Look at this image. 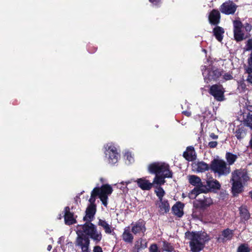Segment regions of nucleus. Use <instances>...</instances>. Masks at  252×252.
Returning a JSON list of instances; mask_svg holds the SVG:
<instances>
[{"instance_id":"obj_1","label":"nucleus","mask_w":252,"mask_h":252,"mask_svg":"<svg viewBox=\"0 0 252 252\" xmlns=\"http://www.w3.org/2000/svg\"><path fill=\"white\" fill-rule=\"evenodd\" d=\"M77 237L75 241L76 246L79 247L82 252H90L89 250L90 239H92L95 244L102 239L101 231L92 223H85L83 225H78L76 227Z\"/></svg>"},{"instance_id":"obj_2","label":"nucleus","mask_w":252,"mask_h":252,"mask_svg":"<svg viewBox=\"0 0 252 252\" xmlns=\"http://www.w3.org/2000/svg\"><path fill=\"white\" fill-rule=\"evenodd\" d=\"M148 169L152 174H156L154 179V184L163 185L165 183V178H171L172 173L169 170V166L164 162H154L149 165Z\"/></svg>"},{"instance_id":"obj_3","label":"nucleus","mask_w":252,"mask_h":252,"mask_svg":"<svg viewBox=\"0 0 252 252\" xmlns=\"http://www.w3.org/2000/svg\"><path fill=\"white\" fill-rule=\"evenodd\" d=\"M185 236L189 240V246L192 252L201 251L204 247L205 242L209 240L205 232H187Z\"/></svg>"},{"instance_id":"obj_4","label":"nucleus","mask_w":252,"mask_h":252,"mask_svg":"<svg viewBox=\"0 0 252 252\" xmlns=\"http://www.w3.org/2000/svg\"><path fill=\"white\" fill-rule=\"evenodd\" d=\"M249 180L246 171L244 169L236 170L232 172L230 182L232 183V191L234 195L240 193L243 185Z\"/></svg>"},{"instance_id":"obj_5","label":"nucleus","mask_w":252,"mask_h":252,"mask_svg":"<svg viewBox=\"0 0 252 252\" xmlns=\"http://www.w3.org/2000/svg\"><path fill=\"white\" fill-rule=\"evenodd\" d=\"M113 190L111 186L107 184L102 185L100 188H94L92 191L89 202H94L95 197L98 196L102 204L107 206L108 196L112 193Z\"/></svg>"},{"instance_id":"obj_6","label":"nucleus","mask_w":252,"mask_h":252,"mask_svg":"<svg viewBox=\"0 0 252 252\" xmlns=\"http://www.w3.org/2000/svg\"><path fill=\"white\" fill-rule=\"evenodd\" d=\"M188 180L191 185L196 187L189 193L188 196L190 199H195L201 193H205L208 191V189L202 184L200 178L197 176H189Z\"/></svg>"},{"instance_id":"obj_7","label":"nucleus","mask_w":252,"mask_h":252,"mask_svg":"<svg viewBox=\"0 0 252 252\" xmlns=\"http://www.w3.org/2000/svg\"><path fill=\"white\" fill-rule=\"evenodd\" d=\"M210 169L219 176H226L230 172V168L226 162L221 159H214L211 162Z\"/></svg>"},{"instance_id":"obj_8","label":"nucleus","mask_w":252,"mask_h":252,"mask_svg":"<svg viewBox=\"0 0 252 252\" xmlns=\"http://www.w3.org/2000/svg\"><path fill=\"white\" fill-rule=\"evenodd\" d=\"M104 148L105 158L106 161L112 165L117 163L120 156L114 144L108 143L105 145Z\"/></svg>"},{"instance_id":"obj_9","label":"nucleus","mask_w":252,"mask_h":252,"mask_svg":"<svg viewBox=\"0 0 252 252\" xmlns=\"http://www.w3.org/2000/svg\"><path fill=\"white\" fill-rule=\"evenodd\" d=\"M234 34L235 39L237 41H241L245 39L247 35L245 34L242 24L239 21H235L233 22Z\"/></svg>"},{"instance_id":"obj_10","label":"nucleus","mask_w":252,"mask_h":252,"mask_svg":"<svg viewBox=\"0 0 252 252\" xmlns=\"http://www.w3.org/2000/svg\"><path fill=\"white\" fill-rule=\"evenodd\" d=\"M202 74L204 77L205 81L208 82V81H215L220 76V72L214 67L212 68L211 69H202Z\"/></svg>"},{"instance_id":"obj_11","label":"nucleus","mask_w":252,"mask_h":252,"mask_svg":"<svg viewBox=\"0 0 252 252\" xmlns=\"http://www.w3.org/2000/svg\"><path fill=\"white\" fill-rule=\"evenodd\" d=\"M210 93L218 101L224 99V90L221 85H213L210 89Z\"/></svg>"},{"instance_id":"obj_12","label":"nucleus","mask_w":252,"mask_h":252,"mask_svg":"<svg viewBox=\"0 0 252 252\" xmlns=\"http://www.w3.org/2000/svg\"><path fill=\"white\" fill-rule=\"evenodd\" d=\"M131 231L135 235L140 236L144 235L146 230L145 222L143 220H139L131 224Z\"/></svg>"},{"instance_id":"obj_13","label":"nucleus","mask_w":252,"mask_h":252,"mask_svg":"<svg viewBox=\"0 0 252 252\" xmlns=\"http://www.w3.org/2000/svg\"><path fill=\"white\" fill-rule=\"evenodd\" d=\"M212 204L211 198L203 195V198H200L194 202V206L197 208L205 209Z\"/></svg>"},{"instance_id":"obj_14","label":"nucleus","mask_w":252,"mask_h":252,"mask_svg":"<svg viewBox=\"0 0 252 252\" xmlns=\"http://www.w3.org/2000/svg\"><path fill=\"white\" fill-rule=\"evenodd\" d=\"M90 204L86 211V215L83 220L87 222L86 223H91L93 220L96 212V207L94 202H90Z\"/></svg>"},{"instance_id":"obj_15","label":"nucleus","mask_w":252,"mask_h":252,"mask_svg":"<svg viewBox=\"0 0 252 252\" xmlns=\"http://www.w3.org/2000/svg\"><path fill=\"white\" fill-rule=\"evenodd\" d=\"M237 6L231 1H228L223 3L220 8V11L225 14H232L236 10Z\"/></svg>"},{"instance_id":"obj_16","label":"nucleus","mask_w":252,"mask_h":252,"mask_svg":"<svg viewBox=\"0 0 252 252\" xmlns=\"http://www.w3.org/2000/svg\"><path fill=\"white\" fill-rule=\"evenodd\" d=\"M135 182L138 186L142 190H150L153 186V183L150 182L145 178H139Z\"/></svg>"},{"instance_id":"obj_17","label":"nucleus","mask_w":252,"mask_h":252,"mask_svg":"<svg viewBox=\"0 0 252 252\" xmlns=\"http://www.w3.org/2000/svg\"><path fill=\"white\" fill-rule=\"evenodd\" d=\"M98 225L101 227L106 234H111L114 232V228L112 226L111 224L104 220L99 219Z\"/></svg>"},{"instance_id":"obj_18","label":"nucleus","mask_w":252,"mask_h":252,"mask_svg":"<svg viewBox=\"0 0 252 252\" xmlns=\"http://www.w3.org/2000/svg\"><path fill=\"white\" fill-rule=\"evenodd\" d=\"M244 124L252 129V106H248L244 119Z\"/></svg>"},{"instance_id":"obj_19","label":"nucleus","mask_w":252,"mask_h":252,"mask_svg":"<svg viewBox=\"0 0 252 252\" xmlns=\"http://www.w3.org/2000/svg\"><path fill=\"white\" fill-rule=\"evenodd\" d=\"M184 157L188 161H193L196 158V155L193 147H188L183 154Z\"/></svg>"},{"instance_id":"obj_20","label":"nucleus","mask_w":252,"mask_h":252,"mask_svg":"<svg viewBox=\"0 0 252 252\" xmlns=\"http://www.w3.org/2000/svg\"><path fill=\"white\" fill-rule=\"evenodd\" d=\"M64 211L65 214L64 217L65 224L70 225L75 223L76 222L75 219L74 218L73 214L69 212V208L66 207Z\"/></svg>"},{"instance_id":"obj_21","label":"nucleus","mask_w":252,"mask_h":252,"mask_svg":"<svg viewBox=\"0 0 252 252\" xmlns=\"http://www.w3.org/2000/svg\"><path fill=\"white\" fill-rule=\"evenodd\" d=\"M184 204L181 202H178L172 207L173 213L178 217H181L183 215Z\"/></svg>"},{"instance_id":"obj_22","label":"nucleus","mask_w":252,"mask_h":252,"mask_svg":"<svg viewBox=\"0 0 252 252\" xmlns=\"http://www.w3.org/2000/svg\"><path fill=\"white\" fill-rule=\"evenodd\" d=\"M220 12L218 10H213L209 17V19L210 23L215 25L217 24L220 21Z\"/></svg>"},{"instance_id":"obj_23","label":"nucleus","mask_w":252,"mask_h":252,"mask_svg":"<svg viewBox=\"0 0 252 252\" xmlns=\"http://www.w3.org/2000/svg\"><path fill=\"white\" fill-rule=\"evenodd\" d=\"M123 240L127 243H131L133 239V237L130 232L129 227H127L125 228L122 235Z\"/></svg>"},{"instance_id":"obj_24","label":"nucleus","mask_w":252,"mask_h":252,"mask_svg":"<svg viewBox=\"0 0 252 252\" xmlns=\"http://www.w3.org/2000/svg\"><path fill=\"white\" fill-rule=\"evenodd\" d=\"M160 203L158 204L159 212L161 214H164L169 211L170 207L169 203L166 200L162 199L159 200Z\"/></svg>"},{"instance_id":"obj_25","label":"nucleus","mask_w":252,"mask_h":252,"mask_svg":"<svg viewBox=\"0 0 252 252\" xmlns=\"http://www.w3.org/2000/svg\"><path fill=\"white\" fill-rule=\"evenodd\" d=\"M214 33L216 38L220 42L223 38V29L220 27H217L214 29Z\"/></svg>"},{"instance_id":"obj_26","label":"nucleus","mask_w":252,"mask_h":252,"mask_svg":"<svg viewBox=\"0 0 252 252\" xmlns=\"http://www.w3.org/2000/svg\"><path fill=\"white\" fill-rule=\"evenodd\" d=\"M207 185L208 186L212 189H219L220 187L219 182L215 179H209L207 181Z\"/></svg>"},{"instance_id":"obj_27","label":"nucleus","mask_w":252,"mask_h":252,"mask_svg":"<svg viewBox=\"0 0 252 252\" xmlns=\"http://www.w3.org/2000/svg\"><path fill=\"white\" fill-rule=\"evenodd\" d=\"M225 157L229 165L233 164L237 158V156L236 155L229 152L226 153Z\"/></svg>"},{"instance_id":"obj_28","label":"nucleus","mask_w":252,"mask_h":252,"mask_svg":"<svg viewBox=\"0 0 252 252\" xmlns=\"http://www.w3.org/2000/svg\"><path fill=\"white\" fill-rule=\"evenodd\" d=\"M208 169V165L204 162H199L196 164V170L198 172H203Z\"/></svg>"},{"instance_id":"obj_29","label":"nucleus","mask_w":252,"mask_h":252,"mask_svg":"<svg viewBox=\"0 0 252 252\" xmlns=\"http://www.w3.org/2000/svg\"><path fill=\"white\" fill-rule=\"evenodd\" d=\"M240 214L242 219L247 220L250 218V214L245 206H242L239 209Z\"/></svg>"},{"instance_id":"obj_30","label":"nucleus","mask_w":252,"mask_h":252,"mask_svg":"<svg viewBox=\"0 0 252 252\" xmlns=\"http://www.w3.org/2000/svg\"><path fill=\"white\" fill-rule=\"evenodd\" d=\"M246 135L245 131L242 127H239L235 131V136L238 139L243 138Z\"/></svg>"},{"instance_id":"obj_31","label":"nucleus","mask_w":252,"mask_h":252,"mask_svg":"<svg viewBox=\"0 0 252 252\" xmlns=\"http://www.w3.org/2000/svg\"><path fill=\"white\" fill-rule=\"evenodd\" d=\"M135 247L137 251H138L140 249H143L146 248L147 244L145 242V241H143L142 239H140L139 240L137 241Z\"/></svg>"},{"instance_id":"obj_32","label":"nucleus","mask_w":252,"mask_h":252,"mask_svg":"<svg viewBox=\"0 0 252 252\" xmlns=\"http://www.w3.org/2000/svg\"><path fill=\"white\" fill-rule=\"evenodd\" d=\"M125 158L126 159V163L127 164H130L134 161V158L129 152H126L125 154Z\"/></svg>"},{"instance_id":"obj_33","label":"nucleus","mask_w":252,"mask_h":252,"mask_svg":"<svg viewBox=\"0 0 252 252\" xmlns=\"http://www.w3.org/2000/svg\"><path fill=\"white\" fill-rule=\"evenodd\" d=\"M155 192L156 195L158 197L159 200H161L162 199V197L164 196L165 194V192L162 188L161 187H158L155 190Z\"/></svg>"},{"instance_id":"obj_34","label":"nucleus","mask_w":252,"mask_h":252,"mask_svg":"<svg viewBox=\"0 0 252 252\" xmlns=\"http://www.w3.org/2000/svg\"><path fill=\"white\" fill-rule=\"evenodd\" d=\"M222 236L223 237V239H230L232 237V232L230 230L226 229L223 231Z\"/></svg>"},{"instance_id":"obj_35","label":"nucleus","mask_w":252,"mask_h":252,"mask_svg":"<svg viewBox=\"0 0 252 252\" xmlns=\"http://www.w3.org/2000/svg\"><path fill=\"white\" fill-rule=\"evenodd\" d=\"M250 249L247 244H242L238 248L237 252H250Z\"/></svg>"},{"instance_id":"obj_36","label":"nucleus","mask_w":252,"mask_h":252,"mask_svg":"<svg viewBox=\"0 0 252 252\" xmlns=\"http://www.w3.org/2000/svg\"><path fill=\"white\" fill-rule=\"evenodd\" d=\"M246 70L247 73L248 74L247 81L252 85V68H246Z\"/></svg>"},{"instance_id":"obj_37","label":"nucleus","mask_w":252,"mask_h":252,"mask_svg":"<svg viewBox=\"0 0 252 252\" xmlns=\"http://www.w3.org/2000/svg\"><path fill=\"white\" fill-rule=\"evenodd\" d=\"M163 250L168 252H171L173 251V247L169 243L163 242Z\"/></svg>"},{"instance_id":"obj_38","label":"nucleus","mask_w":252,"mask_h":252,"mask_svg":"<svg viewBox=\"0 0 252 252\" xmlns=\"http://www.w3.org/2000/svg\"><path fill=\"white\" fill-rule=\"evenodd\" d=\"M150 252H160V250L158 248L156 244H152L149 248Z\"/></svg>"},{"instance_id":"obj_39","label":"nucleus","mask_w":252,"mask_h":252,"mask_svg":"<svg viewBox=\"0 0 252 252\" xmlns=\"http://www.w3.org/2000/svg\"><path fill=\"white\" fill-rule=\"evenodd\" d=\"M248 65L246 68H252V51L248 60Z\"/></svg>"},{"instance_id":"obj_40","label":"nucleus","mask_w":252,"mask_h":252,"mask_svg":"<svg viewBox=\"0 0 252 252\" xmlns=\"http://www.w3.org/2000/svg\"><path fill=\"white\" fill-rule=\"evenodd\" d=\"M246 50H250L252 49V39H249L246 45Z\"/></svg>"},{"instance_id":"obj_41","label":"nucleus","mask_w":252,"mask_h":252,"mask_svg":"<svg viewBox=\"0 0 252 252\" xmlns=\"http://www.w3.org/2000/svg\"><path fill=\"white\" fill-rule=\"evenodd\" d=\"M244 31L246 32H250L252 30V26L249 24H246L244 27H243Z\"/></svg>"},{"instance_id":"obj_42","label":"nucleus","mask_w":252,"mask_h":252,"mask_svg":"<svg viewBox=\"0 0 252 252\" xmlns=\"http://www.w3.org/2000/svg\"><path fill=\"white\" fill-rule=\"evenodd\" d=\"M218 145V142L217 141H211L208 143V146L211 148H215Z\"/></svg>"},{"instance_id":"obj_43","label":"nucleus","mask_w":252,"mask_h":252,"mask_svg":"<svg viewBox=\"0 0 252 252\" xmlns=\"http://www.w3.org/2000/svg\"><path fill=\"white\" fill-rule=\"evenodd\" d=\"M223 78L226 80H229L232 78V76L230 74L226 73L223 75Z\"/></svg>"},{"instance_id":"obj_44","label":"nucleus","mask_w":252,"mask_h":252,"mask_svg":"<svg viewBox=\"0 0 252 252\" xmlns=\"http://www.w3.org/2000/svg\"><path fill=\"white\" fill-rule=\"evenodd\" d=\"M94 252H102V250L100 247L95 246L94 249Z\"/></svg>"},{"instance_id":"obj_45","label":"nucleus","mask_w":252,"mask_h":252,"mask_svg":"<svg viewBox=\"0 0 252 252\" xmlns=\"http://www.w3.org/2000/svg\"><path fill=\"white\" fill-rule=\"evenodd\" d=\"M149 1L155 5H158L160 2V0H149Z\"/></svg>"},{"instance_id":"obj_46","label":"nucleus","mask_w":252,"mask_h":252,"mask_svg":"<svg viewBox=\"0 0 252 252\" xmlns=\"http://www.w3.org/2000/svg\"><path fill=\"white\" fill-rule=\"evenodd\" d=\"M210 137L212 139H217L218 138V136L216 135L214 133H211L210 134Z\"/></svg>"},{"instance_id":"obj_47","label":"nucleus","mask_w":252,"mask_h":252,"mask_svg":"<svg viewBox=\"0 0 252 252\" xmlns=\"http://www.w3.org/2000/svg\"><path fill=\"white\" fill-rule=\"evenodd\" d=\"M183 113L186 115L187 116H190L191 115V113L188 111H183Z\"/></svg>"},{"instance_id":"obj_48","label":"nucleus","mask_w":252,"mask_h":252,"mask_svg":"<svg viewBox=\"0 0 252 252\" xmlns=\"http://www.w3.org/2000/svg\"><path fill=\"white\" fill-rule=\"evenodd\" d=\"M52 247L51 245H48V247H47V250L49 251H51V250L52 249Z\"/></svg>"},{"instance_id":"obj_49","label":"nucleus","mask_w":252,"mask_h":252,"mask_svg":"<svg viewBox=\"0 0 252 252\" xmlns=\"http://www.w3.org/2000/svg\"><path fill=\"white\" fill-rule=\"evenodd\" d=\"M241 87H242V89H245V87H246L245 85V84H242L241 85Z\"/></svg>"},{"instance_id":"obj_50","label":"nucleus","mask_w":252,"mask_h":252,"mask_svg":"<svg viewBox=\"0 0 252 252\" xmlns=\"http://www.w3.org/2000/svg\"><path fill=\"white\" fill-rule=\"evenodd\" d=\"M100 181L102 182V183H104L105 182V180L103 178H100Z\"/></svg>"},{"instance_id":"obj_51","label":"nucleus","mask_w":252,"mask_h":252,"mask_svg":"<svg viewBox=\"0 0 252 252\" xmlns=\"http://www.w3.org/2000/svg\"><path fill=\"white\" fill-rule=\"evenodd\" d=\"M203 52H204L205 53H206V51L205 49H203Z\"/></svg>"},{"instance_id":"obj_52","label":"nucleus","mask_w":252,"mask_h":252,"mask_svg":"<svg viewBox=\"0 0 252 252\" xmlns=\"http://www.w3.org/2000/svg\"><path fill=\"white\" fill-rule=\"evenodd\" d=\"M125 183L126 184V185H127L128 183V182H125Z\"/></svg>"}]
</instances>
